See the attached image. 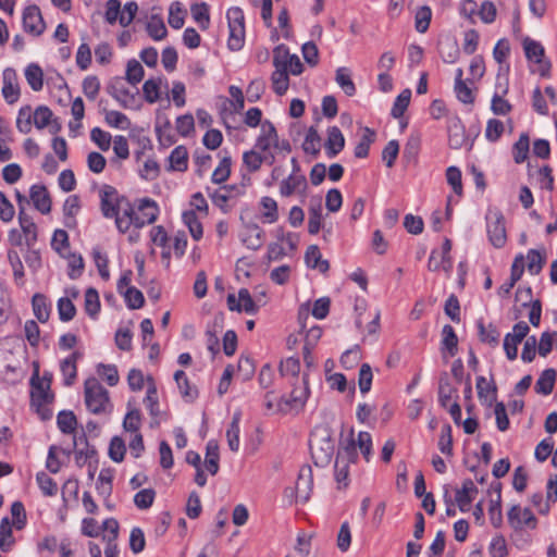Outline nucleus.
<instances>
[{"mask_svg":"<svg viewBox=\"0 0 557 557\" xmlns=\"http://www.w3.org/2000/svg\"><path fill=\"white\" fill-rule=\"evenodd\" d=\"M85 405L94 414L110 413L112 404L109 392L96 377H89L84 383Z\"/></svg>","mask_w":557,"mask_h":557,"instance_id":"f257e3e1","label":"nucleus"},{"mask_svg":"<svg viewBox=\"0 0 557 557\" xmlns=\"http://www.w3.org/2000/svg\"><path fill=\"white\" fill-rule=\"evenodd\" d=\"M486 230L491 244L502 248L507 242L505 216L498 208H488L486 215Z\"/></svg>","mask_w":557,"mask_h":557,"instance_id":"f03ea898","label":"nucleus"},{"mask_svg":"<svg viewBox=\"0 0 557 557\" xmlns=\"http://www.w3.org/2000/svg\"><path fill=\"white\" fill-rule=\"evenodd\" d=\"M99 197L101 213L107 219L117 215L126 201V196L120 195L115 187L107 184L101 187Z\"/></svg>","mask_w":557,"mask_h":557,"instance_id":"7ed1b4c3","label":"nucleus"},{"mask_svg":"<svg viewBox=\"0 0 557 557\" xmlns=\"http://www.w3.org/2000/svg\"><path fill=\"white\" fill-rule=\"evenodd\" d=\"M107 92L114 98L121 107L125 109L135 108L136 104V95L131 92V90L125 86L123 79L121 77H113L109 84L107 85Z\"/></svg>","mask_w":557,"mask_h":557,"instance_id":"20e7f679","label":"nucleus"},{"mask_svg":"<svg viewBox=\"0 0 557 557\" xmlns=\"http://www.w3.org/2000/svg\"><path fill=\"white\" fill-rule=\"evenodd\" d=\"M23 29L34 36H40L45 28V22L40 9L36 4L28 5L23 11Z\"/></svg>","mask_w":557,"mask_h":557,"instance_id":"39448f33","label":"nucleus"},{"mask_svg":"<svg viewBox=\"0 0 557 557\" xmlns=\"http://www.w3.org/2000/svg\"><path fill=\"white\" fill-rule=\"evenodd\" d=\"M313 487V474L312 469L309 465H304L298 472L296 481V498L300 499L301 503H307L310 498V494Z\"/></svg>","mask_w":557,"mask_h":557,"instance_id":"423d86ee","label":"nucleus"},{"mask_svg":"<svg viewBox=\"0 0 557 557\" xmlns=\"http://www.w3.org/2000/svg\"><path fill=\"white\" fill-rule=\"evenodd\" d=\"M137 218H135L136 228H141L146 224L153 223L159 214L157 202L150 198L140 199L137 206Z\"/></svg>","mask_w":557,"mask_h":557,"instance_id":"0eeeda50","label":"nucleus"},{"mask_svg":"<svg viewBox=\"0 0 557 557\" xmlns=\"http://www.w3.org/2000/svg\"><path fill=\"white\" fill-rule=\"evenodd\" d=\"M437 49L444 63H456L460 57L458 40L454 36L441 37L437 42Z\"/></svg>","mask_w":557,"mask_h":557,"instance_id":"6e6552de","label":"nucleus"},{"mask_svg":"<svg viewBox=\"0 0 557 557\" xmlns=\"http://www.w3.org/2000/svg\"><path fill=\"white\" fill-rule=\"evenodd\" d=\"M307 188L308 182L304 174H289L281 182L280 194L282 197H290L295 193L305 196Z\"/></svg>","mask_w":557,"mask_h":557,"instance_id":"1a4fd4ad","label":"nucleus"},{"mask_svg":"<svg viewBox=\"0 0 557 557\" xmlns=\"http://www.w3.org/2000/svg\"><path fill=\"white\" fill-rule=\"evenodd\" d=\"M479 490L471 479H466L460 488L456 490L455 502L460 511L467 512L470 510V505L475 498Z\"/></svg>","mask_w":557,"mask_h":557,"instance_id":"9d476101","label":"nucleus"},{"mask_svg":"<svg viewBox=\"0 0 557 557\" xmlns=\"http://www.w3.org/2000/svg\"><path fill=\"white\" fill-rule=\"evenodd\" d=\"M508 92V78H505V84L497 82L496 91L494 92L491 101V110L495 115H507L511 112L512 106L504 99Z\"/></svg>","mask_w":557,"mask_h":557,"instance_id":"9b49d317","label":"nucleus"},{"mask_svg":"<svg viewBox=\"0 0 557 557\" xmlns=\"http://www.w3.org/2000/svg\"><path fill=\"white\" fill-rule=\"evenodd\" d=\"M265 238V232L257 223H248L242 234L243 244L251 250H258L262 247Z\"/></svg>","mask_w":557,"mask_h":557,"instance_id":"f8f14e48","label":"nucleus"},{"mask_svg":"<svg viewBox=\"0 0 557 557\" xmlns=\"http://www.w3.org/2000/svg\"><path fill=\"white\" fill-rule=\"evenodd\" d=\"M83 357L78 350L73 351L70 356L63 359L60 363V370L63 375V384L72 386L77 377V360Z\"/></svg>","mask_w":557,"mask_h":557,"instance_id":"ddd939ff","label":"nucleus"},{"mask_svg":"<svg viewBox=\"0 0 557 557\" xmlns=\"http://www.w3.org/2000/svg\"><path fill=\"white\" fill-rule=\"evenodd\" d=\"M327 158L333 159L345 148V137L337 126L327 128V139L324 144Z\"/></svg>","mask_w":557,"mask_h":557,"instance_id":"4468645a","label":"nucleus"},{"mask_svg":"<svg viewBox=\"0 0 557 557\" xmlns=\"http://www.w3.org/2000/svg\"><path fill=\"white\" fill-rule=\"evenodd\" d=\"M2 95L9 104H13L18 100L20 87L16 83V73L13 69L8 67L3 71Z\"/></svg>","mask_w":557,"mask_h":557,"instance_id":"2eb2a0df","label":"nucleus"},{"mask_svg":"<svg viewBox=\"0 0 557 557\" xmlns=\"http://www.w3.org/2000/svg\"><path fill=\"white\" fill-rule=\"evenodd\" d=\"M29 197L34 207L42 214H48L51 211V198L45 185H33Z\"/></svg>","mask_w":557,"mask_h":557,"instance_id":"dca6fc26","label":"nucleus"},{"mask_svg":"<svg viewBox=\"0 0 557 557\" xmlns=\"http://www.w3.org/2000/svg\"><path fill=\"white\" fill-rule=\"evenodd\" d=\"M277 139L275 126L269 120L261 123V133L256 140L255 147L263 152L268 151Z\"/></svg>","mask_w":557,"mask_h":557,"instance_id":"f3484780","label":"nucleus"},{"mask_svg":"<svg viewBox=\"0 0 557 557\" xmlns=\"http://www.w3.org/2000/svg\"><path fill=\"white\" fill-rule=\"evenodd\" d=\"M448 145L453 149L462 147L466 140V129L459 117H454L448 122Z\"/></svg>","mask_w":557,"mask_h":557,"instance_id":"a211bd4d","label":"nucleus"},{"mask_svg":"<svg viewBox=\"0 0 557 557\" xmlns=\"http://www.w3.org/2000/svg\"><path fill=\"white\" fill-rule=\"evenodd\" d=\"M18 223L23 234L26 237L25 242L27 247L33 248L37 242V226L23 208H20L18 211Z\"/></svg>","mask_w":557,"mask_h":557,"instance_id":"6ab92c4d","label":"nucleus"},{"mask_svg":"<svg viewBox=\"0 0 557 557\" xmlns=\"http://www.w3.org/2000/svg\"><path fill=\"white\" fill-rule=\"evenodd\" d=\"M306 265L310 269H317L321 273H326L330 269V262L322 259V255L317 245H310L305 253Z\"/></svg>","mask_w":557,"mask_h":557,"instance_id":"aec40b11","label":"nucleus"},{"mask_svg":"<svg viewBox=\"0 0 557 557\" xmlns=\"http://www.w3.org/2000/svg\"><path fill=\"white\" fill-rule=\"evenodd\" d=\"M30 404L39 401H53L54 395L51 392L49 383L44 380H30Z\"/></svg>","mask_w":557,"mask_h":557,"instance_id":"412c9836","label":"nucleus"},{"mask_svg":"<svg viewBox=\"0 0 557 557\" xmlns=\"http://www.w3.org/2000/svg\"><path fill=\"white\" fill-rule=\"evenodd\" d=\"M476 391L480 400L485 403L487 406H492V404L496 401L497 386L493 380L488 383L484 376H478Z\"/></svg>","mask_w":557,"mask_h":557,"instance_id":"4be33fe9","label":"nucleus"},{"mask_svg":"<svg viewBox=\"0 0 557 557\" xmlns=\"http://www.w3.org/2000/svg\"><path fill=\"white\" fill-rule=\"evenodd\" d=\"M454 395L456 396L457 399V388H455L450 384L447 373L444 372L438 381V403L441 407L448 408V406H450L449 403Z\"/></svg>","mask_w":557,"mask_h":557,"instance_id":"5701e85b","label":"nucleus"},{"mask_svg":"<svg viewBox=\"0 0 557 557\" xmlns=\"http://www.w3.org/2000/svg\"><path fill=\"white\" fill-rule=\"evenodd\" d=\"M476 327H478L479 338L482 343L488 344L493 347H495L499 344L500 333L495 325H493L491 323L486 327L484 325L483 319H479L476 321Z\"/></svg>","mask_w":557,"mask_h":557,"instance_id":"b1692460","label":"nucleus"},{"mask_svg":"<svg viewBox=\"0 0 557 557\" xmlns=\"http://www.w3.org/2000/svg\"><path fill=\"white\" fill-rule=\"evenodd\" d=\"M441 350L447 351L450 357H454L458 351V337L450 324H445L442 330Z\"/></svg>","mask_w":557,"mask_h":557,"instance_id":"393cba45","label":"nucleus"},{"mask_svg":"<svg viewBox=\"0 0 557 557\" xmlns=\"http://www.w3.org/2000/svg\"><path fill=\"white\" fill-rule=\"evenodd\" d=\"M556 371L552 368L545 369L537 379L534 389L537 394L549 395L555 386Z\"/></svg>","mask_w":557,"mask_h":557,"instance_id":"a878e982","label":"nucleus"},{"mask_svg":"<svg viewBox=\"0 0 557 557\" xmlns=\"http://www.w3.org/2000/svg\"><path fill=\"white\" fill-rule=\"evenodd\" d=\"M527 263L525 267L530 274L537 275L542 271L543 267L546 263V252L545 250L539 249H529L527 253Z\"/></svg>","mask_w":557,"mask_h":557,"instance_id":"bb28decb","label":"nucleus"},{"mask_svg":"<svg viewBox=\"0 0 557 557\" xmlns=\"http://www.w3.org/2000/svg\"><path fill=\"white\" fill-rule=\"evenodd\" d=\"M34 315L41 323H46L50 317L51 306L42 294H35L32 298Z\"/></svg>","mask_w":557,"mask_h":557,"instance_id":"cd10ccee","label":"nucleus"},{"mask_svg":"<svg viewBox=\"0 0 557 557\" xmlns=\"http://www.w3.org/2000/svg\"><path fill=\"white\" fill-rule=\"evenodd\" d=\"M170 168L174 171L185 172L188 168V152L185 146L175 147L169 157Z\"/></svg>","mask_w":557,"mask_h":557,"instance_id":"c85d7f7f","label":"nucleus"},{"mask_svg":"<svg viewBox=\"0 0 557 557\" xmlns=\"http://www.w3.org/2000/svg\"><path fill=\"white\" fill-rule=\"evenodd\" d=\"M15 544L12 532V524L8 517H3L0 521V549L9 553Z\"/></svg>","mask_w":557,"mask_h":557,"instance_id":"c756f323","label":"nucleus"},{"mask_svg":"<svg viewBox=\"0 0 557 557\" xmlns=\"http://www.w3.org/2000/svg\"><path fill=\"white\" fill-rule=\"evenodd\" d=\"M240 412H235L233 414L232 421L226 430V438L228 448L237 453L239 449V423H240Z\"/></svg>","mask_w":557,"mask_h":557,"instance_id":"7c9ffc66","label":"nucleus"},{"mask_svg":"<svg viewBox=\"0 0 557 557\" xmlns=\"http://www.w3.org/2000/svg\"><path fill=\"white\" fill-rule=\"evenodd\" d=\"M375 140V132L370 127L363 128V135L361 136L359 143L356 145L354 154L358 159H363L369 156L370 146Z\"/></svg>","mask_w":557,"mask_h":557,"instance_id":"2f4dec72","label":"nucleus"},{"mask_svg":"<svg viewBox=\"0 0 557 557\" xmlns=\"http://www.w3.org/2000/svg\"><path fill=\"white\" fill-rule=\"evenodd\" d=\"M25 78L34 91H39L44 87V72L37 63H30L25 69Z\"/></svg>","mask_w":557,"mask_h":557,"instance_id":"473e14b6","label":"nucleus"},{"mask_svg":"<svg viewBox=\"0 0 557 557\" xmlns=\"http://www.w3.org/2000/svg\"><path fill=\"white\" fill-rule=\"evenodd\" d=\"M190 13L194 21L199 25L202 30L210 26L209 5L206 2L194 3L190 5Z\"/></svg>","mask_w":557,"mask_h":557,"instance_id":"72a5a7b5","label":"nucleus"},{"mask_svg":"<svg viewBox=\"0 0 557 557\" xmlns=\"http://www.w3.org/2000/svg\"><path fill=\"white\" fill-rule=\"evenodd\" d=\"M335 81L347 96L351 97L356 94L357 88L351 79V73L348 67H338L336 70Z\"/></svg>","mask_w":557,"mask_h":557,"instance_id":"f704fd0d","label":"nucleus"},{"mask_svg":"<svg viewBox=\"0 0 557 557\" xmlns=\"http://www.w3.org/2000/svg\"><path fill=\"white\" fill-rule=\"evenodd\" d=\"M174 380L180 388L182 396L187 400H194L198 396L196 387L191 386L186 373L183 370H177L174 373Z\"/></svg>","mask_w":557,"mask_h":557,"instance_id":"c9c22d12","label":"nucleus"},{"mask_svg":"<svg viewBox=\"0 0 557 557\" xmlns=\"http://www.w3.org/2000/svg\"><path fill=\"white\" fill-rule=\"evenodd\" d=\"M182 219L184 224L188 227L191 237L195 240H200L203 235L202 224L199 221L194 210L183 212Z\"/></svg>","mask_w":557,"mask_h":557,"instance_id":"e433bc0d","label":"nucleus"},{"mask_svg":"<svg viewBox=\"0 0 557 557\" xmlns=\"http://www.w3.org/2000/svg\"><path fill=\"white\" fill-rule=\"evenodd\" d=\"M81 209V199L77 195L69 196L63 203V213L65 216V225L67 227L73 226L75 221V215L78 213Z\"/></svg>","mask_w":557,"mask_h":557,"instance_id":"4c0bfd02","label":"nucleus"},{"mask_svg":"<svg viewBox=\"0 0 557 557\" xmlns=\"http://www.w3.org/2000/svg\"><path fill=\"white\" fill-rule=\"evenodd\" d=\"M57 425L63 434H73L77 425L76 416L71 410H62L57 416Z\"/></svg>","mask_w":557,"mask_h":557,"instance_id":"58836bf2","label":"nucleus"},{"mask_svg":"<svg viewBox=\"0 0 557 557\" xmlns=\"http://www.w3.org/2000/svg\"><path fill=\"white\" fill-rule=\"evenodd\" d=\"M530 138L527 133H521L519 139L513 144L512 156L516 163H523L529 154Z\"/></svg>","mask_w":557,"mask_h":557,"instance_id":"ea45409f","label":"nucleus"},{"mask_svg":"<svg viewBox=\"0 0 557 557\" xmlns=\"http://www.w3.org/2000/svg\"><path fill=\"white\" fill-rule=\"evenodd\" d=\"M523 49L525 53V58L529 61L542 62V59L545 57V49L543 45L539 41H535L529 37L523 40Z\"/></svg>","mask_w":557,"mask_h":557,"instance_id":"a19ab883","label":"nucleus"},{"mask_svg":"<svg viewBox=\"0 0 557 557\" xmlns=\"http://www.w3.org/2000/svg\"><path fill=\"white\" fill-rule=\"evenodd\" d=\"M320 141L321 137L314 126L309 127L304 144L302 149L306 153H310L313 157H318L320 153Z\"/></svg>","mask_w":557,"mask_h":557,"instance_id":"79ce46f5","label":"nucleus"},{"mask_svg":"<svg viewBox=\"0 0 557 557\" xmlns=\"http://www.w3.org/2000/svg\"><path fill=\"white\" fill-rule=\"evenodd\" d=\"M334 476L339 490L346 488L349 485V462L344 459L336 458L334 465Z\"/></svg>","mask_w":557,"mask_h":557,"instance_id":"37998d69","label":"nucleus"},{"mask_svg":"<svg viewBox=\"0 0 557 557\" xmlns=\"http://www.w3.org/2000/svg\"><path fill=\"white\" fill-rule=\"evenodd\" d=\"M432 10L429 5L420 7L414 15V28L418 33L424 34L430 27Z\"/></svg>","mask_w":557,"mask_h":557,"instance_id":"c03bdc74","label":"nucleus"},{"mask_svg":"<svg viewBox=\"0 0 557 557\" xmlns=\"http://www.w3.org/2000/svg\"><path fill=\"white\" fill-rule=\"evenodd\" d=\"M146 30L153 40H162L168 35L163 20L157 15H152L146 25Z\"/></svg>","mask_w":557,"mask_h":557,"instance_id":"a18cd8bd","label":"nucleus"},{"mask_svg":"<svg viewBox=\"0 0 557 557\" xmlns=\"http://www.w3.org/2000/svg\"><path fill=\"white\" fill-rule=\"evenodd\" d=\"M85 311L92 319H96L100 311L99 294L94 287L85 292Z\"/></svg>","mask_w":557,"mask_h":557,"instance_id":"49530a36","label":"nucleus"},{"mask_svg":"<svg viewBox=\"0 0 557 557\" xmlns=\"http://www.w3.org/2000/svg\"><path fill=\"white\" fill-rule=\"evenodd\" d=\"M411 99V90L404 89L395 99L391 110V115L394 119H400L407 110Z\"/></svg>","mask_w":557,"mask_h":557,"instance_id":"de8ad7c7","label":"nucleus"},{"mask_svg":"<svg viewBox=\"0 0 557 557\" xmlns=\"http://www.w3.org/2000/svg\"><path fill=\"white\" fill-rule=\"evenodd\" d=\"M271 78L275 94L278 96L284 95L288 89L289 83L287 69L275 67Z\"/></svg>","mask_w":557,"mask_h":557,"instance_id":"09e8293b","label":"nucleus"},{"mask_svg":"<svg viewBox=\"0 0 557 557\" xmlns=\"http://www.w3.org/2000/svg\"><path fill=\"white\" fill-rule=\"evenodd\" d=\"M145 70L143 65L136 60L132 59L127 61L126 64V73H125V79L132 84L136 85L140 83L144 78Z\"/></svg>","mask_w":557,"mask_h":557,"instance_id":"8fccbe9b","label":"nucleus"},{"mask_svg":"<svg viewBox=\"0 0 557 557\" xmlns=\"http://www.w3.org/2000/svg\"><path fill=\"white\" fill-rule=\"evenodd\" d=\"M36 482L45 496H55L58 493L57 482L46 472L40 471L36 474Z\"/></svg>","mask_w":557,"mask_h":557,"instance_id":"3c124183","label":"nucleus"},{"mask_svg":"<svg viewBox=\"0 0 557 557\" xmlns=\"http://www.w3.org/2000/svg\"><path fill=\"white\" fill-rule=\"evenodd\" d=\"M185 14H186V11L183 10L181 2L174 1L170 5V10H169L168 22H169L170 26L174 29L182 28L185 23Z\"/></svg>","mask_w":557,"mask_h":557,"instance_id":"603ef678","label":"nucleus"},{"mask_svg":"<svg viewBox=\"0 0 557 557\" xmlns=\"http://www.w3.org/2000/svg\"><path fill=\"white\" fill-rule=\"evenodd\" d=\"M126 454L125 442L120 436H113L109 444L108 455L114 462H122Z\"/></svg>","mask_w":557,"mask_h":557,"instance_id":"864d4df0","label":"nucleus"},{"mask_svg":"<svg viewBox=\"0 0 557 557\" xmlns=\"http://www.w3.org/2000/svg\"><path fill=\"white\" fill-rule=\"evenodd\" d=\"M52 249L59 253L60 257L65 258L64 249L70 247L69 234L66 231L58 228L54 231L51 239Z\"/></svg>","mask_w":557,"mask_h":557,"instance_id":"5fc2aeb1","label":"nucleus"},{"mask_svg":"<svg viewBox=\"0 0 557 557\" xmlns=\"http://www.w3.org/2000/svg\"><path fill=\"white\" fill-rule=\"evenodd\" d=\"M160 78L147 79L143 85L144 98L148 103H154L160 98Z\"/></svg>","mask_w":557,"mask_h":557,"instance_id":"6e6d98bb","label":"nucleus"},{"mask_svg":"<svg viewBox=\"0 0 557 557\" xmlns=\"http://www.w3.org/2000/svg\"><path fill=\"white\" fill-rule=\"evenodd\" d=\"M227 47L231 51H239L245 45V26L228 27Z\"/></svg>","mask_w":557,"mask_h":557,"instance_id":"4d7b16f0","label":"nucleus"},{"mask_svg":"<svg viewBox=\"0 0 557 557\" xmlns=\"http://www.w3.org/2000/svg\"><path fill=\"white\" fill-rule=\"evenodd\" d=\"M231 165H232V159L231 157H224L221 159L220 164L218 168L213 171L211 181L214 184H222L224 183L231 174Z\"/></svg>","mask_w":557,"mask_h":557,"instance_id":"13d9d810","label":"nucleus"},{"mask_svg":"<svg viewBox=\"0 0 557 557\" xmlns=\"http://www.w3.org/2000/svg\"><path fill=\"white\" fill-rule=\"evenodd\" d=\"M66 259H69V272L67 275L71 280L78 278L84 270V259L82 255L76 252L66 253Z\"/></svg>","mask_w":557,"mask_h":557,"instance_id":"bf43d9fd","label":"nucleus"},{"mask_svg":"<svg viewBox=\"0 0 557 557\" xmlns=\"http://www.w3.org/2000/svg\"><path fill=\"white\" fill-rule=\"evenodd\" d=\"M122 295L126 306L132 310L140 309L145 304L143 293L136 287H127Z\"/></svg>","mask_w":557,"mask_h":557,"instance_id":"052dcab7","label":"nucleus"},{"mask_svg":"<svg viewBox=\"0 0 557 557\" xmlns=\"http://www.w3.org/2000/svg\"><path fill=\"white\" fill-rule=\"evenodd\" d=\"M144 404L149 411V414L152 418H157L160 414L159 400L157 395V387L153 383H151L146 393V397L144 399Z\"/></svg>","mask_w":557,"mask_h":557,"instance_id":"680f3d73","label":"nucleus"},{"mask_svg":"<svg viewBox=\"0 0 557 557\" xmlns=\"http://www.w3.org/2000/svg\"><path fill=\"white\" fill-rule=\"evenodd\" d=\"M260 205L264 209L263 218L268 223H275L278 220V207L277 202L269 197L264 196L260 200Z\"/></svg>","mask_w":557,"mask_h":557,"instance_id":"e2e57ef3","label":"nucleus"},{"mask_svg":"<svg viewBox=\"0 0 557 557\" xmlns=\"http://www.w3.org/2000/svg\"><path fill=\"white\" fill-rule=\"evenodd\" d=\"M322 227V207L321 205L311 206L309 208L308 232L315 235Z\"/></svg>","mask_w":557,"mask_h":557,"instance_id":"0e129e2a","label":"nucleus"},{"mask_svg":"<svg viewBox=\"0 0 557 557\" xmlns=\"http://www.w3.org/2000/svg\"><path fill=\"white\" fill-rule=\"evenodd\" d=\"M461 177H462V175H461V171L459 168L454 166V165L447 168V170H446L447 183L451 186L454 193L459 197H461L463 195Z\"/></svg>","mask_w":557,"mask_h":557,"instance_id":"69168bd1","label":"nucleus"},{"mask_svg":"<svg viewBox=\"0 0 557 557\" xmlns=\"http://www.w3.org/2000/svg\"><path fill=\"white\" fill-rule=\"evenodd\" d=\"M58 313L62 322H69L74 319L76 308L70 298L61 297L58 300Z\"/></svg>","mask_w":557,"mask_h":557,"instance_id":"338daca9","label":"nucleus"},{"mask_svg":"<svg viewBox=\"0 0 557 557\" xmlns=\"http://www.w3.org/2000/svg\"><path fill=\"white\" fill-rule=\"evenodd\" d=\"M97 372L110 386H115L120 381L119 371L115 364L99 363Z\"/></svg>","mask_w":557,"mask_h":557,"instance_id":"774afa93","label":"nucleus"}]
</instances>
